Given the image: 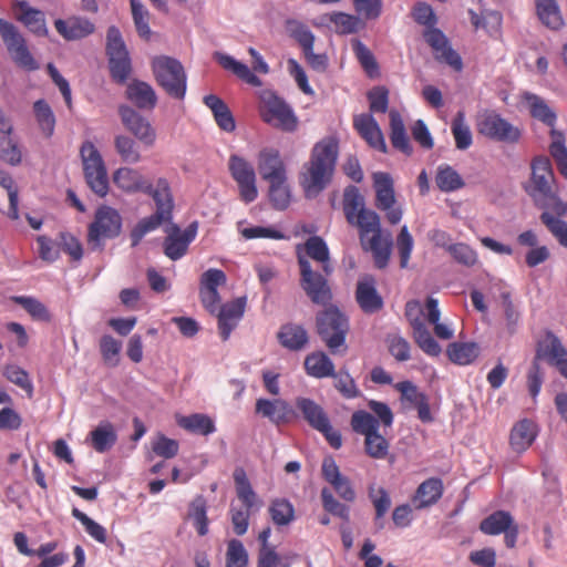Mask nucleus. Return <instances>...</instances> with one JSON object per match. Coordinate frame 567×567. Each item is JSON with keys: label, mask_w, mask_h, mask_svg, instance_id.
Here are the masks:
<instances>
[{"label": "nucleus", "mask_w": 567, "mask_h": 567, "mask_svg": "<svg viewBox=\"0 0 567 567\" xmlns=\"http://www.w3.org/2000/svg\"><path fill=\"white\" fill-rule=\"evenodd\" d=\"M338 154L339 144L334 137H324L315 144L310 159L300 175V185L306 197L313 198L326 188L333 174Z\"/></svg>", "instance_id": "1"}, {"label": "nucleus", "mask_w": 567, "mask_h": 567, "mask_svg": "<svg viewBox=\"0 0 567 567\" xmlns=\"http://www.w3.org/2000/svg\"><path fill=\"white\" fill-rule=\"evenodd\" d=\"M524 189L537 207L550 209L558 216L567 215V204L558 196L556 178L549 157L539 155L532 159L530 177L524 184Z\"/></svg>", "instance_id": "2"}, {"label": "nucleus", "mask_w": 567, "mask_h": 567, "mask_svg": "<svg viewBox=\"0 0 567 567\" xmlns=\"http://www.w3.org/2000/svg\"><path fill=\"white\" fill-rule=\"evenodd\" d=\"M343 212L347 221L359 229L361 245L369 234L380 233V216L371 209L365 208L364 197L355 186H349L343 194Z\"/></svg>", "instance_id": "3"}, {"label": "nucleus", "mask_w": 567, "mask_h": 567, "mask_svg": "<svg viewBox=\"0 0 567 567\" xmlns=\"http://www.w3.org/2000/svg\"><path fill=\"white\" fill-rule=\"evenodd\" d=\"M316 321L318 334L329 350L333 354L344 352L349 331L348 318L338 308L329 307L317 315Z\"/></svg>", "instance_id": "4"}, {"label": "nucleus", "mask_w": 567, "mask_h": 567, "mask_svg": "<svg viewBox=\"0 0 567 567\" xmlns=\"http://www.w3.org/2000/svg\"><path fill=\"white\" fill-rule=\"evenodd\" d=\"M352 430L364 436V451L374 460H384L390 450L389 441L379 432V421L369 412L359 410L351 416Z\"/></svg>", "instance_id": "5"}, {"label": "nucleus", "mask_w": 567, "mask_h": 567, "mask_svg": "<svg viewBox=\"0 0 567 567\" xmlns=\"http://www.w3.org/2000/svg\"><path fill=\"white\" fill-rule=\"evenodd\" d=\"M157 83L174 99L183 100L186 94V73L182 63L169 56H157L152 63Z\"/></svg>", "instance_id": "6"}, {"label": "nucleus", "mask_w": 567, "mask_h": 567, "mask_svg": "<svg viewBox=\"0 0 567 567\" xmlns=\"http://www.w3.org/2000/svg\"><path fill=\"white\" fill-rule=\"evenodd\" d=\"M300 287L316 305L326 306L332 299L328 277L321 268H316L306 257L299 256Z\"/></svg>", "instance_id": "7"}, {"label": "nucleus", "mask_w": 567, "mask_h": 567, "mask_svg": "<svg viewBox=\"0 0 567 567\" xmlns=\"http://www.w3.org/2000/svg\"><path fill=\"white\" fill-rule=\"evenodd\" d=\"M121 230L120 213L110 206H102L95 212L94 220L89 226L87 243L93 250H100L105 240L117 237Z\"/></svg>", "instance_id": "8"}, {"label": "nucleus", "mask_w": 567, "mask_h": 567, "mask_svg": "<svg viewBox=\"0 0 567 567\" xmlns=\"http://www.w3.org/2000/svg\"><path fill=\"white\" fill-rule=\"evenodd\" d=\"M80 155L89 187L96 195L105 196L109 190V178L101 153L91 141H85L80 148Z\"/></svg>", "instance_id": "9"}, {"label": "nucleus", "mask_w": 567, "mask_h": 567, "mask_svg": "<svg viewBox=\"0 0 567 567\" xmlns=\"http://www.w3.org/2000/svg\"><path fill=\"white\" fill-rule=\"evenodd\" d=\"M106 52L113 79L118 83H124L132 71L131 59L122 34L114 25L107 29Z\"/></svg>", "instance_id": "10"}, {"label": "nucleus", "mask_w": 567, "mask_h": 567, "mask_svg": "<svg viewBox=\"0 0 567 567\" xmlns=\"http://www.w3.org/2000/svg\"><path fill=\"white\" fill-rule=\"evenodd\" d=\"M0 35L11 59L19 66L29 71L39 68L28 49L25 39L13 23L0 18Z\"/></svg>", "instance_id": "11"}, {"label": "nucleus", "mask_w": 567, "mask_h": 567, "mask_svg": "<svg viewBox=\"0 0 567 567\" xmlns=\"http://www.w3.org/2000/svg\"><path fill=\"white\" fill-rule=\"evenodd\" d=\"M373 187L375 190V206L385 213V217L391 225L401 221L403 210L396 206L394 183L390 174L377 172L373 174Z\"/></svg>", "instance_id": "12"}, {"label": "nucleus", "mask_w": 567, "mask_h": 567, "mask_svg": "<svg viewBox=\"0 0 567 567\" xmlns=\"http://www.w3.org/2000/svg\"><path fill=\"white\" fill-rule=\"evenodd\" d=\"M262 120L269 125L285 132H293L298 126V118L292 109L280 97L270 93L262 99L260 109Z\"/></svg>", "instance_id": "13"}, {"label": "nucleus", "mask_w": 567, "mask_h": 567, "mask_svg": "<svg viewBox=\"0 0 567 567\" xmlns=\"http://www.w3.org/2000/svg\"><path fill=\"white\" fill-rule=\"evenodd\" d=\"M481 135L493 141L515 144L520 140L522 131L495 112L483 114L477 122Z\"/></svg>", "instance_id": "14"}, {"label": "nucleus", "mask_w": 567, "mask_h": 567, "mask_svg": "<svg viewBox=\"0 0 567 567\" xmlns=\"http://www.w3.org/2000/svg\"><path fill=\"white\" fill-rule=\"evenodd\" d=\"M228 168L238 185L240 198L245 203L254 202L258 196V190L252 165L244 157L234 154L229 157Z\"/></svg>", "instance_id": "15"}, {"label": "nucleus", "mask_w": 567, "mask_h": 567, "mask_svg": "<svg viewBox=\"0 0 567 567\" xmlns=\"http://www.w3.org/2000/svg\"><path fill=\"white\" fill-rule=\"evenodd\" d=\"M123 125L130 131L141 143L146 146H153L156 141V131L147 118L127 105L118 107Z\"/></svg>", "instance_id": "16"}, {"label": "nucleus", "mask_w": 567, "mask_h": 567, "mask_svg": "<svg viewBox=\"0 0 567 567\" xmlns=\"http://www.w3.org/2000/svg\"><path fill=\"white\" fill-rule=\"evenodd\" d=\"M539 359L556 367L567 378V350L554 333L548 332L539 342L534 361L538 362Z\"/></svg>", "instance_id": "17"}, {"label": "nucleus", "mask_w": 567, "mask_h": 567, "mask_svg": "<svg viewBox=\"0 0 567 567\" xmlns=\"http://www.w3.org/2000/svg\"><path fill=\"white\" fill-rule=\"evenodd\" d=\"M198 224L194 221L189 224L183 231L174 225L172 233L164 240V254L171 260H178L187 252L189 244L197 235Z\"/></svg>", "instance_id": "18"}, {"label": "nucleus", "mask_w": 567, "mask_h": 567, "mask_svg": "<svg viewBox=\"0 0 567 567\" xmlns=\"http://www.w3.org/2000/svg\"><path fill=\"white\" fill-rule=\"evenodd\" d=\"M296 254L298 261L299 256L301 255L306 257L307 260H310L312 265L316 264L317 267L321 268L326 274L333 272L329 248L321 237H309L303 245H298L296 247Z\"/></svg>", "instance_id": "19"}, {"label": "nucleus", "mask_w": 567, "mask_h": 567, "mask_svg": "<svg viewBox=\"0 0 567 567\" xmlns=\"http://www.w3.org/2000/svg\"><path fill=\"white\" fill-rule=\"evenodd\" d=\"M423 37L426 43L434 51L435 58L447 63L455 70L462 69L461 56L449 45V41L444 33L437 28L432 27L424 31Z\"/></svg>", "instance_id": "20"}, {"label": "nucleus", "mask_w": 567, "mask_h": 567, "mask_svg": "<svg viewBox=\"0 0 567 567\" xmlns=\"http://www.w3.org/2000/svg\"><path fill=\"white\" fill-rule=\"evenodd\" d=\"M246 307L245 298H237L231 302L225 303L218 311V329L221 339L226 341L231 331L237 327L238 322L244 316Z\"/></svg>", "instance_id": "21"}, {"label": "nucleus", "mask_w": 567, "mask_h": 567, "mask_svg": "<svg viewBox=\"0 0 567 567\" xmlns=\"http://www.w3.org/2000/svg\"><path fill=\"white\" fill-rule=\"evenodd\" d=\"M355 299L365 313H375L383 307V299L377 290L374 278L371 276H365L358 281Z\"/></svg>", "instance_id": "22"}, {"label": "nucleus", "mask_w": 567, "mask_h": 567, "mask_svg": "<svg viewBox=\"0 0 567 567\" xmlns=\"http://www.w3.org/2000/svg\"><path fill=\"white\" fill-rule=\"evenodd\" d=\"M58 33L68 41L80 40L95 31V25L87 18L72 16L68 19L54 21Z\"/></svg>", "instance_id": "23"}, {"label": "nucleus", "mask_w": 567, "mask_h": 567, "mask_svg": "<svg viewBox=\"0 0 567 567\" xmlns=\"http://www.w3.org/2000/svg\"><path fill=\"white\" fill-rule=\"evenodd\" d=\"M256 413L268 419L275 425L288 423L295 415L289 403L281 399H258L256 401Z\"/></svg>", "instance_id": "24"}, {"label": "nucleus", "mask_w": 567, "mask_h": 567, "mask_svg": "<svg viewBox=\"0 0 567 567\" xmlns=\"http://www.w3.org/2000/svg\"><path fill=\"white\" fill-rule=\"evenodd\" d=\"M353 126L371 147L386 153V144L383 134L371 114L363 113L354 116Z\"/></svg>", "instance_id": "25"}, {"label": "nucleus", "mask_w": 567, "mask_h": 567, "mask_svg": "<svg viewBox=\"0 0 567 567\" xmlns=\"http://www.w3.org/2000/svg\"><path fill=\"white\" fill-rule=\"evenodd\" d=\"M258 171L261 177L271 182L286 178V167L277 150L264 148L258 155Z\"/></svg>", "instance_id": "26"}, {"label": "nucleus", "mask_w": 567, "mask_h": 567, "mask_svg": "<svg viewBox=\"0 0 567 567\" xmlns=\"http://www.w3.org/2000/svg\"><path fill=\"white\" fill-rule=\"evenodd\" d=\"M320 20L321 24H332L334 32L342 35L354 34L365 28L364 20L358 14H350L342 11L323 14Z\"/></svg>", "instance_id": "27"}, {"label": "nucleus", "mask_w": 567, "mask_h": 567, "mask_svg": "<svg viewBox=\"0 0 567 567\" xmlns=\"http://www.w3.org/2000/svg\"><path fill=\"white\" fill-rule=\"evenodd\" d=\"M538 429L535 422L528 419L518 421L511 431L509 444L516 453L525 452L535 441Z\"/></svg>", "instance_id": "28"}, {"label": "nucleus", "mask_w": 567, "mask_h": 567, "mask_svg": "<svg viewBox=\"0 0 567 567\" xmlns=\"http://www.w3.org/2000/svg\"><path fill=\"white\" fill-rule=\"evenodd\" d=\"M14 9L18 11L17 19L32 33L40 37L48 34L44 13L41 10L32 8L27 1H18Z\"/></svg>", "instance_id": "29"}, {"label": "nucleus", "mask_w": 567, "mask_h": 567, "mask_svg": "<svg viewBox=\"0 0 567 567\" xmlns=\"http://www.w3.org/2000/svg\"><path fill=\"white\" fill-rule=\"evenodd\" d=\"M443 482L440 478L431 477L422 482L413 496V504L416 509L430 507L439 502L443 495Z\"/></svg>", "instance_id": "30"}, {"label": "nucleus", "mask_w": 567, "mask_h": 567, "mask_svg": "<svg viewBox=\"0 0 567 567\" xmlns=\"http://www.w3.org/2000/svg\"><path fill=\"white\" fill-rule=\"evenodd\" d=\"M126 97L141 110H153L157 103L154 89L146 82L133 80L126 87Z\"/></svg>", "instance_id": "31"}, {"label": "nucleus", "mask_w": 567, "mask_h": 567, "mask_svg": "<svg viewBox=\"0 0 567 567\" xmlns=\"http://www.w3.org/2000/svg\"><path fill=\"white\" fill-rule=\"evenodd\" d=\"M362 247L372 252L374 264L379 269L388 266L392 250V238L390 234L383 236L382 230L371 236L369 240H364Z\"/></svg>", "instance_id": "32"}, {"label": "nucleus", "mask_w": 567, "mask_h": 567, "mask_svg": "<svg viewBox=\"0 0 567 567\" xmlns=\"http://www.w3.org/2000/svg\"><path fill=\"white\" fill-rule=\"evenodd\" d=\"M114 184L127 193L143 192L150 189V183L136 169L120 167L113 174Z\"/></svg>", "instance_id": "33"}, {"label": "nucleus", "mask_w": 567, "mask_h": 567, "mask_svg": "<svg viewBox=\"0 0 567 567\" xmlns=\"http://www.w3.org/2000/svg\"><path fill=\"white\" fill-rule=\"evenodd\" d=\"M89 440L97 453H105L116 444L117 433L111 422L103 421L90 432Z\"/></svg>", "instance_id": "34"}, {"label": "nucleus", "mask_w": 567, "mask_h": 567, "mask_svg": "<svg viewBox=\"0 0 567 567\" xmlns=\"http://www.w3.org/2000/svg\"><path fill=\"white\" fill-rule=\"evenodd\" d=\"M214 59L220 64L225 70L231 71L237 78L245 81L246 83L259 86L261 85L260 79L244 63L235 60L231 55L215 52Z\"/></svg>", "instance_id": "35"}, {"label": "nucleus", "mask_w": 567, "mask_h": 567, "mask_svg": "<svg viewBox=\"0 0 567 567\" xmlns=\"http://www.w3.org/2000/svg\"><path fill=\"white\" fill-rule=\"evenodd\" d=\"M295 403L311 427L315 430H318L320 426L327 427L329 417L318 403L308 398H297Z\"/></svg>", "instance_id": "36"}, {"label": "nucleus", "mask_w": 567, "mask_h": 567, "mask_svg": "<svg viewBox=\"0 0 567 567\" xmlns=\"http://www.w3.org/2000/svg\"><path fill=\"white\" fill-rule=\"evenodd\" d=\"M143 193L152 196L156 205V212L172 216L174 203L171 187L166 178H158L155 186L150 183V189L143 190Z\"/></svg>", "instance_id": "37"}, {"label": "nucleus", "mask_w": 567, "mask_h": 567, "mask_svg": "<svg viewBox=\"0 0 567 567\" xmlns=\"http://www.w3.org/2000/svg\"><path fill=\"white\" fill-rule=\"evenodd\" d=\"M205 105L213 112L217 125L225 132H233L236 127L235 120L229 107L217 95L210 94L204 97Z\"/></svg>", "instance_id": "38"}, {"label": "nucleus", "mask_w": 567, "mask_h": 567, "mask_svg": "<svg viewBox=\"0 0 567 567\" xmlns=\"http://www.w3.org/2000/svg\"><path fill=\"white\" fill-rule=\"evenodd\" d=\"M278 340L284 348L298 351L307 344L308 333L302 326L286 323L278 332Z\"/></svg>", "instance_id": "39"}, {"label": "nucleus", "mask_w": 567, "mask_h": 567, "mask_svg": "<svg viewBox=\"0 0 567 567\" xmlns=\"http://www.w3.org/2000/svg\"><path fill=\"white\" fill-rule=\"evenodd\" d=\"M390 140L394 148L404 153L405 155H411L413 152L412 145L408 137L405 126L400 113L395 110L390 111Z\"/></svg>", "instance_id": "40"}, {"label": "nucleus", "mask_w": 567, "mask_h": 567, "mask_svg": "<svg viewBox=\"0 0 567 567\" xmlns=\"http://www.w3.org/2000/svg\"><path fill=\"white\" fill-rule=\"evenodd\" d=\"M524 100L527 103L533 117L550 126L551 130H555L554 126L556 124L557 115L547 105L544 99L534 93L526 92L524 93Z\"/></svg>", "instance_id": "41"}, {"label": "nucleus", "mask_w": 567, "mask_h": 567, "mask_svg": "<svg viewBox=\"0 0 567 567\" xmlns=\"http://www.w3.org/2000/svg\"><path fill=\"white\" fill-rule=\"evenodd\" d=\"M305 368L309 375L318 379L334 375V364L323 352L307 355L305 360Z\"/></svg>", "instance_id": "42"}, {"label": "nucleus", "mask_w": 567, "mask_h": 567, "mask_svg": "<svg viewBox=\"0 0 567 567\" xmlns=\"http://www.w3.org/2000/svg\"><path fill=\"white\" fill-rule=\"evenodd\" d=\"M234 481L236 484L237 497L243 502L245 507L248 509H258L260 502L257 498L255 491L252 489L246 472L243 468H236L234 471Z\"/></svg>", "instance_id": "43"}, {"label": "nucleus", "mask_w": 567, "mask_h": 567, "mask_svg": "<svg viewBox=\"0 0 567 567\" xmlns=\"http://www.w3.org/2000/svg\"><path fill=\"white\" fill-rule=\"evenodd\" d=\"M514 523L513 516L506 511H496L484 518L480 530L485 535H499L507 532Z\"/></svg>", "instance_id": "44"}, {"label": "nucleus", "mask_w": 567, "mask_h": 567, "mask_svg": "<svg viewBox=\"0 0 567 567\" xmlns=\"http://www.w3.org/2000/svg\"><path fill=\"white\" fill-rule=\"evenodd\" d=\"M446 352L452 362L466 365L480 355V347L475 342H453L447 347Z\"/></svg>", "instance_id": "45"}, {"label": "nucleus", "mask_w": 567, "mask_h": 567, "mask_svg": "<svg viewBox=\"0 0 567 567\" xmlns=\"http://www.w3.org/2000/svg\"><path fill=\"white\" fill-rule=\"evenodd\" d=\"M171 219L172 216L158 212L141 219L131 231L132 247H136L146 234L155 230L162 224Z\"/></svg>", "instance_id": "46"}, {"label": "nucleus", "mask_w": 567, "mask_h": 567, "mask_svg": "<svg viewBox=\"0 0 567 567\" xmlns=\"http://www.w3.org/2000/svg\"><path fill=\"white\" fill-rule=\"evenodd\" d=\"M537 14L540 21L551 30H559L564 25L558 4L554 0H536Z\"/></svg>", "instance_id": "47"}, {"label": "nucleus", "mask_w": 567, "mask_h": 567, "mask_svg": "<svg viewBox=\"0 0 567 567\" xmlns=\"http://www.w3.org/2000/svg\"><path fill=\"white\" fill-rule=\"evenodd\" d=\"M177 423L181 427L200 435H209L216 431L214 421L202 413L182 416Z\"/></svg>", "instance_id": "48"}, {"label": "nucleus", "mask_w": 567, "mask_h": 567, "mask_svg": "<svg viewBox=\"0 0 567 567\" xmlns=\"http://www.w3.org/2000/svg\"><path fill=\"white\" fill-rule=\"evenodd\" d=\"M435 183L440 190L451 193L464 186L461 175L450 165H440L435 175Z\"/></svg>", "instance_id": "49"}, {"label": "nucleus", "mask_w": 567, "mask_h": 567, "mask_svg": "<svg viewBox=\"0 0 567 567\" xmlns=\"http://www.w3.org/2000/svg\"><path fill=\"white\" fill-rule=\"evenodd\" d=\"M451 131L455 141L457 150L465 151L471 147L473 143L472 131L465 122V114L458 111L452 121Z\"/></svg>", "instance_id": "50"}, {"label": "nucleus", "mask_w": 567, "mask_h": 567, "mask_svg": "<svg viewBox=\"0 0 567 567\" xmlns=\"http://www.w3.org/2000/svg\"><path fill=\"white\" fill-rule=\"evenodd\" d=\"M114 147L124 163L136 164L142 158L138 145L132 137L127 135H116L114 137Z\"/></svg>", "instance_id": "51"}, {"label": "nucleus", "mask_w": 567, "mask_h": 567, "mask_svg": "<svg viewBox=\"0 0 567 567\" xmlns=\"http://www.w3.org/2000/svg\"><path fill=\"white\" fill-rule=\"evenodd\" d=\"M413 337L417 346L429 355L436 357L441 353L440 344L431 336L422 320H414Z\"/></svg>", "instance_id": "52"}, {"label": "nucleus", "mask_w": 567, "mask_h": 567, "mask_svg": "<svg viewBox=\"0 0 567 567\" xmlns=\"http://www.w3.org/2000/svg\"><path fill=\"white\" fill-rule=\"evenodd\" d=\"M286 31L298 42L302 52L305 50L313 49L316 37L303 22L293 19L287 20Z\"/></svg>", "instance_id": "53"}, {"label": "nucleus", "mask_w": 567, "mask_h": 567, "mask_svg": "<svg viewBox=\"0 0 567 567\" xmlns=\"http://www.w3.org/2000/svg\"><path fill=\"white\" fill-rule=\"evenodd\" d=\"M551 143L549 152L555 159L560 174L567 179V147L565 145V136L557 130L550 131Z\"/></svg>", "instance_id": "54"}, {"label": "nucleus", "mask_w": 567, "mask_h": 567, "mask_svg": "<svg viewBox=\"0 0 567 567\" xmlns=\"http://www.w3.org/2000/svg\"><path fill=\"white\" fill-rule=\"evenodd\" d=\"M188 517L200 536L208 533L207 505L203 496L195 497L189 504Z\"/></svg>", "instance_id": "55"}, {"label": "nucleus", "mask_w": 567, "mask_h": 567, "mask_svg": "<svg viewBox=\"0 0 567 567\" xmlns=\"http://www.w3.org/2000/svg\"><path fill=\"white\" fill-rule=\"evenodd\" d=\"M554 214L555 213H550L549 209H545L539 217L540 221L556 238L559 245L567 248V223L560 218L561 216H555Z\"/></svg>", "instance_id": "56"}, {"label": "nucleus", "mask_w": 567, "mask_h": 567, "mask_svg": "<svg viewBox=\"0 0 567 567\" xmlns=\"http://www.w3.org/2000/svg\"><path fill=\"white\" fill-rule=\"evenodd\" d=\"M351 45L357 60L367 74L370 78L378 75L379 65L371 50L359 39H353Z\"/></svg>", "instance_id": "57"}, {"label": "nucleus", "mask_w": 567, "mask_h": 567, "mask_svg": "<svg viewBox=\"0 0 567 567\" xmlns=\"http://www.w3.org/2000/svg\"><path fill=\"white\" fill-rule=\"evenodd\" d=\"M269 514L272 522L278 526H287L295 519L292 504L284 498H277L271 502Z\"/></svg>", "instance_id": "58"}, {"label": "nucleus", "mask_w": 567, "mask_h": 567, "mask_svg": "<svg viewBox=\"0 0 567 567\" xmlns=\"http://www.w3.org/2000/svg\"><path fill=\"white\" fill-rule=\"evenodd\" d=\"M269 183V198L276 209H286L290 204V189L287 185V177L275 179Z\"/></svg>", "instance_id": "59"}, {"label": "nucleus", "mask_w": 567, "mask_h": 567, "mask_svg": "<svg viewBox=\"0 0 567 567\" xmlns=\"http://www.w3.org/2000/svg\"><path fill=\"white\" fill-rule=\"evenodd\" d=\"M132 18L134 21L135 29L138 35L145 40H148L151 37V28H150V12L145 8V6L141 2V0H130Z\"/></svg>", "instance_id": "60"}, {"label": "nucleus", "mask_w": 567, "mask_h": 567, "mask_svg": "<svg viewBox=\"0 0 567 567\" xmlns=\"http://www.w3.org/2000/svg\"><path fill=\"white\" fill-rule=\"evenodd\" d=\"M369 496L373 503L374 509H375V525L378 529H382L384 527V520L383 517L388 513L390 506H391V498L389 493L380 487L374 488L371 487L369 491Z\"/></svg>", "instance_id": "61"}, {"label": "nucleus", "mask_w": 567, "mask_h": 567, "mask_svg": "<svg viewBox=\"0 0 567 567\" xmlns=\"http://www.w3.org/2000/svg\"><path fill=\"white\" fill-rule=\"evenodd\" d=\"M33 107L41 131L47 137H50L55 127V116L50 105L44 100H39Z\"/></svg>", "instance_id": "62"}, {"label": "nucleus", "mask_w": 567, "mask_h": 567, "mask_svg": "<svg viewBox=\"0 0 567 567\" xmlns=\"http://www.w3.org/2000/svg\"><path fill=\"white\" fill-rule=\"evenodd\" d=\"M248 553L238 539H230L227 545L226 567H247Z\"/></svg>", "instance_id": "63"}, {"label": "nucleus", "mask_w": 567, "mask_h": 567, "mask_svg": "<svg viewBox=\"0 0 567 567\" xmlns=\"http://www.w3.org/2000/svg\"><path fill=\"white\" fill-rule=\"evenodd\" d=\"M122 349V342L116 340L110 334H105L100 340V351L104 361L111 365L116 367L118 364V355Z\"/></svg>", "instance_id": "64"}]
</instances>
